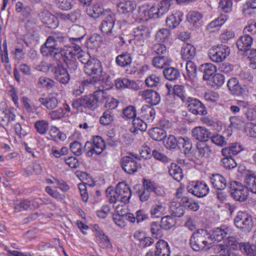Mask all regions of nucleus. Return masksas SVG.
Instances as JSON below:
<instances>
[{
  "mask_svg": "<svg viewBox=\"0 0 256 256\" xmlns=\"http://www.w3.org/2000/svg\"><path fill=\"white\" fill-rule=\"evenodd\" d=\"M190 244L196 252L208 251L213 246L211 234L205 229H198L192 234Z\"/></svg>",
  "mask_w": 256,
  "mask_h": 256,
  "instance_id": "1",
  "label": "nucleus"
},
{
  "mask_svg": "<svg viewBox=\"0 0 256 256\" xmlns=\"http://www.w3.org/2000/svg\"><path fill=\"white\" fill-rule=\"evenodd\" d=\"M106 197L110 203L122 202L126 204L129 202L132 196L130 186L125 182H118L114 190L108 187L106 190Z\"/></svg>",
  "mask_w": 256,
  "mask_h": 256,
  "instance_id": "2",
  "label": "nucleus"
},
{
  "mask_svg": "<svg viewBox=\"0 0 256 256\" xmlns=\"http://www.w3.org/2000/svg\"><path fill=\"white\" fill-rule=\"evenodd\" d=\"M84 70L85 73L90 76V78L83 80L84 85L96 86L103 82L104 76L102 74V68L100 62L98 59L90 60L89 63L84 66Z\"/></svg>",
  "mask_w": 256,
  "mask_h": 256,
  "instance_id": "3",
  "label": "nucleus"
},
{
  "mask_svg": "<svg viewBox=\"0 0 256 256\" xmlns=\"http://www.w3.org/2000/svg\"><path fill=\"white\" fill-rule=\"evenodd\" d=\"M66 38L62 34L54 33L49 36L45 43L41 46L40 52L43 56H48L51 51H54L65 45Z\"/></svg>",
  "mask_w": 256,
  "mask_h": 256,
  "instance_id": "4",
  "label": "nucleus"
},
{
  "mask_svg": "<svg viewBox=\"0 0 256 256\" xmlns=\"http://www.w3.org/2000/svg\"><path fill=\"white\" fill-rule=\"evenodd\" d=\"M234 222L238 228L244 232H250L254 226L252 216L244 211L238 212Z\"/></svg>",
  "mask_w": 256,
  "mask_h": 256,
  "instance_id": "5",
  "label": "nucleus"
},
{
  "mask_svg": "<svg viewBox=\"0 0 256 256\" xmlns=\"http://www.w3.org/2000/svg\"><path fill=\"white\" fill-rule=\"evenodd\" d=\"M106 144L104 140L100 136H96L86 142L84 150L86 155L92 157L94 154L100 155L104 150Z\"/></svg>",
  "mask_w": 256,
  "mask_h": 256,
  "instance_id": "6",
  "label": "nucleus"
},
{
  "mask_svg": "<svg viewBox=\"0 0 256 256\" xmlns=\"http://www.w3.org/2000/svg\"><path fill=\"white\" fill-rule=\"evenodd\" d=\"M45 198H36L32 200H16L14 203V210L16 212L32 210L39 208L40 204L45 202Z\"/></svg>",
  "mask_w": 256,
  "mask_h": 256,
  "instance_id": "7",
  "label": "nucleus"
},
{
  "mask_svg": "<svg viewBox=\"0 0 256 256\" xmlns=\"http://www.w3.org/2000/svg\"><path fill=\"white\" fill-rule=\"evenodd\" d=\"M230 54V49L224 44H218L210 48L208 52V56L213 62L218 63L225 60Z\"/></svg>",
  "mask_w": 256,
  "mask_h": 256,
  "instance_id": "8",
  "label": "nucleus"
},
{
  "mask_svg": "<svg viewBox=\"0 0 256 256\" xmlns=\"http://www.w3.org/2000/svg\"><path fill=\"white\" fill-rule=\"evenodd\" d=\"M48 70L52 73L56 80L62 84H66L70 80L67 70L58 62H56L47 66Z\"/></svg>",
  "mask_w": 256,
  "mask_h": 256,
  "instance_id": "9",
  "label": "nucleus"
},
{
  "mask_svg": "<svg viewBox=\"0 0 256 256\" xmlns=\"http://www.w3.org/2000/svg\"><path fill=\"white\" fill-rule=\"evenodd\" d=\"M48 70L52 73L56 80L62 84H66L70 80L67 70L58 62H56L47 66Z\"/></svg>",
  "mask_w": 256,
  "mask_h": 256,
  "instance_id": "10",
  "label": "nucleus"
},
{
  "mask_svg": "<svg viewBox=\"0 0 256 256\" xmlns=\"http://www.w3.org/2000/svg\"><path fill=\"white\" fill-rule=\"evenodd\" d=\"M230 196L234 200L240 202L246 201L248 198V189L240 182L233 181L230 183Z\"/></svg>",
  "mask_w": 256,
  "mask_h": 256,
  "instance_id": "11",
  "label": "nucleus"
},
{
  "mask_svg": "<svg viewBox=\"0 0 256 256\" xmlns=\"http://www.w3.org/2000/svg\"><path fill=\"white\" fill-rule=\"evenodd\" d=\"M188 110L194 115L205 116L208 110L204 105L198 98L190 97L186 102Z\"/></svg>",
  "mask_w": 256,
  "mask_h": 256,
  "instance_id": "12",
  "label": "nucleus"
},
{
  "mask_svg": "<svg viewBox=\"0 0 256 256\" xmlns=\"http://www.w3.org/2000/svg\"><path fill=\"white\" fill-rule=\"evenodd\" d=\"M116 20V15L112 12H108L105 16L99 26V29L102 35L108 36L113 32Z\"/></svg>",
  "mask_w": 256,
  "mask_h": 256,
  "instance_id": "13",
  "label": "nucleus"
},
{
  "mask_svg": "<svg viewBox=\"0 0 256 256\" xmlns=\"http://www.w3.org/2000/svg\"><path fill=\"white\" fill-rule=\"evenodd\" d=\"M132 60V58L130 54L127 52H123L116 57V62L118 66L124 68L129 66L130 68L126 69V73L131 74H134L136 72L134 68H131Z\"/></svg>",
  "mask_w": 256,
  "mask_h": 256,
  "instance_id": "14",
  "label": "nucleus"
},
{
  "mask_svg": "<svg viewBox=\"0 0 256 256\" xmlns=\"http://www.w3.org/2000/svg\"><path fill=\"white\" fill-rule=\"evenodd\" d=\"M121 167L127 174H134L138 168V164L134 158L130 156H125L120 160Z\"/></svg>",
  "mask_w": 256,
  "mask_h": 256,
  "instance_id": "15",
  "label": "nucleus"
},
{
  "mask_svg": "<svg viewBox=\"0 0 256 256\" xmlns=\"http://www.w3.org/2000/svg\"><path fill=\"white\" fill-rule=\"evenodd\" d=\"M139 94L146 100V102L151 105H156L160 101V94L155 90H146L139 92Z\"/></svg>",
  "mask_w": 256,
  "mask_h": 256,
  "instance_id": "16",
  "label": "nucleus"
},
{
  "mask_svg": "<svg viewBox=\"0 0 256 256\" xmlns=\"http://www.w3.org/2000/svg\"><path fill=\"white\" fill-rule=\"evenodd\" d=\"M68 46L64 45L54 51H51L48 56L56 62L62 59L64 62L70 60L68 56Z\"/></svg>",
  "mask_w": 256,
  "mask_h": 256,
  "instance_id": "17",
  "label": "nucleus"
},
{
  "mask_svg": "<svg viewBox=\"0 0 256 256\" xmlns=\"http://www.w3.org/2000/svg\"><path fill=\"white\" fill-rule=\"evenodd\" d=\"M115 86L118 89L130 88L138 90L140 88V86L135 81L126 78L116 79Z\"/></svg>",
  "mask_w": 256,
  "mask_h": 256,
  "instance_id": "18",
  "label": "nucleus"
},
{
  "mask_svg": "<svg viewBox=\"0 0 256 256\" xmlns=\"http://www.w3.org/2000/svg\"><path fill=\"white\" fill-rule=\"evenodd\" d=\"M178 148L187 157L191 156L192 144L191 140L188 137H178Z\"/></svg>",
  "mask_w": 256,
  "mask_h": 256,
  "instance_id": "19",
  "label": "nucleus"
},
{
  "mask_svg": "<svg viewBox=\"0 0 256 256\" xmlns=\"http://www.w3.org/2000/svg\"><path fill=\"white\" fill-rule=\"evenodd\" d=\"M209 188L206 184L202 182H197L192 188L188 189V192L198 198L206 196L208 192Z\"/></svg>",
  "mask_w": 256,
  "mask_h": 256,
  "instance_id": "20",
  "label": "nucleus"
},
{
  "mask_svg": "<svg viewBox=\"0 0 256 256\" xmlns=\"http://www.w3.org/2000/svg\"><path fill=\"white\" fill-rule=\"evenodd\" d=\"M40 20L50 28L56 26L57 19L48 10H43L38 14Z\"/></svg>",
  "mask_w": 256,
  "mask_h": 256,
  "instance_id": "21",
  "label": "nucleus"
},
{
  "mask_svg": "<svg viewBox=\"0 0 256 256\" xmlns=\"http://www.w3.org/2000/svg\"><path fill=\"white\" fill-rule=\"evenodd\" d=\"M192 136L201 142L207 141L210 137L211 133L206 128L202 126H197L192 130Z\"/></svg>",
  "mask_w": 256,
  "mask_h": 256,
  "instance_id": "22",
  "label": "nucleus"
},
{
  "mask_svg": "<svg viewBox=\"0 0 256 256\" xmlns=\"http://www.w3.org/2000/svg\"><path fill=\"white\" fill-rule=\"evenodd\" d=\"M253 38L251 35L244 34L237 40L236 46L240 50L246 52L250 50Z\"/></svg>",
  "mask_w": 256,
  "mask_h": 256,
  "instance_id": "23",
  "label": "nucleus"
},
{
  "mask_svg": "<svg viewBox=\"0 0 256 256\" xmlns=\"http://www.w3.org/2000/svg\"><path fill=\"white\" fill-rule=\"evenodd\" d=\"M136 4L133 0H120L117 4L118 10L122 14L132 12Z\"/></svg>",
  "mask_w": 256,
  "mask_h": 256,
  "instance_id": "24",
  "label": "nucleus"
},
{
  "mask_svg": "<svg viewBox=\"0 0 256 256\" xmlns=\"http://www.w3.org/2000/svg\"><path fill=\"white\" fill-rule=\"evenodd\" d=\"M94 96V93L92 95L87 94L82 96L84 108L94 110L98 106V100Z\"/></svg>",
  "mask_w": 256,
  "mask_h": 256,
  "instance_id": "25",
  "label": "nucleus"
},
{
  "mask_svg": "<svg viewBox=\"0 0 256 256\" xmlns=\"http://www.w3.org/2000/svg\"><path fill=\"white\" fill-rule=\"evenodd\" d=\"M210 183L214 188L218 190H223L226 186V181L224 177L221 174H212L210 177Z\"/></svg>",
  "mask_w": 256,
  "mask_h": 256,
  "instance_id": "26",
  "label": "nucleus"
},
{
  "mask_svg": "<svg viewBox=\"0 0 256 256\" xmlns=\"http://www.w3.org/2000/svg\"><path fill=\"white\" fill-rule=\"evenodd\" d=\"M230 230L226 226H222L220 227L214 228L213 230L212 236V240L220 242L228 234Z\"/></svg>",
  "mask_w": 256,
  "mask_h": 256,
  "instance_id": "27",
  "label": "nucleus"
},
{
  "mask_svg": "<svg viewBox=\"0 0 256 256\" xmlns=\"http://www.w3.org/2000/svg\"><path fill=\"white\" fill-rule=\"evenodd\" d=\"M180 54L183 60H190L196 56V49L191 44H184L182 48Z\"/></svg>",
  "mask_w": 256,
  "mask_h": 256,
  "instance_id": "28",
  "label": "nucleus"
},
{
  "mask_svg": "<svg viewBox=\"0 0 256 256\" xmlns=\"http://www.w3.org/2000/svg\"><path fill=\"white\" fill-rule=\"evenodd\" d=\"M200 70L204 74L203 79L207 80L216 72V68L212 64L206 63L200 66Z\"/></svg>",
  "mask_w": 256,
  "mask_h": 256,
  "instance_id": "29",
  "label": "nucleus"
},
{
  "mask_svg": "<svg viewBox=\"0 0 256 256\" xmlns=\"http://www.w3.org/2000/svg\"><path fill=\"white\" fill-rule=\"evenodd\" d=\"M242 150V148L240 144L234 143L229 147L222 148V153L224 156H232L236 155Z\"/></svg>",
  "mask_w": 256,
  "mask_h": 256,
  "instance_id": "30",
  "label": "nucleus"
},
{
  "mask_svg": "<svg viewBox=\"0 0 256 256\" xmlns=\"http://www.w3.org/2000/svg\"><path fill=\"white\" fill-rule=\"evenodd\" d=\"M71 32L74 37H72L70 39L72 41H80L83 39L86 35V31L84 28L79 25L73 26L71 28Z\"/></svg>",
  "mask_w": 256,
  "mask_h": 256,
  "instance_id": "31",
  "label": "nucleus"
},
{
  "mask_svg": "<svg viewBox=\"0 0 256 256\" xmlns=\"http://www.w3.org/2000/svg\"><path fill=\"white\" fill-rule=\"evenodd\" d=\"M171 215L176 217H181L185 212V208L180 203L172 202L170 206Z\"/></svg>",
  "mask_w": 256,
  "mask_h": 256,
  "instance_id": "32",
  "label": "nucleus"
},
{
  "mask_svg": "<svg viewBox=\"0 0 256 256\" xmlns=\"http://www.w3.org/2000/svg\"><path fill=\"white\" fill-rule=\"evenodd\" d=\"M38 101L50 110L54 109L58 104V100L55 96L40 98H38Z\"/></svg>",
  "mask_w": 256,
  "mask_h": 256,
  "instance_id": "33",
  "label": "nucleus"
},
{
  "mask_svg": "<svg viewBox=\"0 0 256 256\" xmlns=\"http://www.w3.org/2000/svg\"><path fill=\"white\" fill-rule=\"evenodd\" d=\"M102 42V36L97 34H94L86 42L87 47L92 50L100 46Z\"/></svg>",
  "mask_w": 256,
  "mask_h": 256,
  "instance_id": "34",
  "label": "nucleus"
},
{
  "mask_svg": "<svg viewBox=\"0 0 256 256\" xmlns=\"http://www.w3.org/2000/svg\"><path fill=\"white\" fill-rule=\"evenodd\" d=\"M148 134L150 136L156 141H161L166 136V132L163 129L158 128H151Z\"/></svg>",
  "mask_w": 256,
  "mask_h": 256,
  "instance_id": "35",
  "label": "nucleus"
},
{
  "mask_svg": "<svg viewBox=\"0 0 256 256\" xmlns=\"http://www.w3.org/2000/svg\"><path fill=\"white\" fill-rule=\"evenodd\" d=\"M168 172L176 180L180 182L183 178L182 170L180 166L174 163L170 164Z\"/></svg>",
  "mask_w": 256,
  "mask_h": 256,
  "instance_id": "36",
  "label": "nucleus"
},
{
  "mask_svg": "<svg viewBox=\"0 0 256 256\" xmlns=\"http://www.w3.org/2000/svg\"><path fill=\"white\" fill-rule=\"evenodd\" d=\"M240 252L246 256H256V246L249 242H242Z\"/></svg>",
  "mask_w": 256,
  "mask_h": 256,
  "instance_id": "37",
  "label": "nucleus"
},
{
  "mask_svg": "<svg viewBox=\"0 0 256 256\" xmlns=\"http://www.w3.org/2000/svg\"><path fill=\"white\" fill-rule=\"evenodd\" d=\"M152 62L154 67L162 68L165 66H170L171 62L166 56H158L154 57Z\"/></svg>",
  "mask_w": 256,
  "mask_h": 256,
  "instance_id": "38",
  "label": "nucleus"
},
{
  "mask_svg": "<svg viewBox=\"0 0 256 256\" xmlns=\"http://www.w3.org/2000/svg\"><path fill=\"white\" fill-rule=\"evenodd\" d=\"M155 115L156 111L152 106L147 105L142 106L141 111V116L147 120L148 122H152L154 120Z\"/></svg>",
  "mask_w": 256,
  "mask_h": 256,
  "instance_id": "39",
  "label": "nucleus"
},
{
  "mask_svg": "<svg viewBox=\"0 0 256 256\" xmlns=\"http://www.w3.org/2000/svg\"><path fill=\"white\" fill-rule=\"evenodd\" d=\"M196 148L199 154V156L208 158L212 154V150L210 147L204 142L197 143Z\"/></svg>",
  "mask_w": 256,
  "mask_h": 256,
  "instance_id": "40",
  "label": "nucleus"
},
{
  "mask_svg": "<svg viewBox=\"0 0 256 256\" xmlns=\"http://www.w3.org/2000/svg\"><path fill=\"white\" fill-rule=\"evenodd\" d=\"M163 74L165 78L170 81L175 80L180 76L179 70L173 67L164 69Z\"/></svg>",
  "mask_w": 256,
  "mask_h": 256,
  "instance_id": "41",
  "label": "nucleus"
},
{
  "mask_svg": "<svg viewBox=\"0 0 256 256\" xmlns=\"http://www.w3.org/2000/svg\"><path fill=\"white\" fill-rule=\"evenodd\" d=\"M245 186L252 192L256 194V176L252 174L246 175L244 178Z\"/></svg>",
  "mask_w": 256,
  "mask_h": 256,
  "instance_id": "42",
  "label": "nucleus"
},
{
  "mask_svg": "<svg viewBox=\"0 0 256 256\" xmlns=\"http://www.w3.org/2000/svg\"><path fill=\"white\" fill-rule=\"evenodd\" d=\"M34 127L38 134L44 135L48 130L49 122L44 120H38L34 123Z\"/></svg>",
  "mask_w": 256,
  "mask_h": 256,
  "instance_id": "43",
  "label": "nucleus"
},
{
  "mask_svg": "<svg viewBox=\"0 0 256 256\" xmlns=\"http://www.w3.org/2000/svg\"><path fill=\"white\" fill-rule=\"evenodd\" d=\"M182 14L180 12L176 13L168 17L166 20V24L169 27L175 28L180 22L182 20Z\"/></svg>",
  "mask_w": 256,
  "mask_h": 256,
  "instance_id": "44",
  "label": "nucleus"
},
{
  "mask_svg": "<svg viewBox=\"0 0 256 256\" xmlns=\"http://www.w3.org/2000/svg\"><path fill=\"white\" fill-rule=\"evenodd\" d=\"M178 137L176 138L173 135H169L164 140V144L166 148L168 150H174L178 148Z\"/></svg>",
  "mask_w": 256,
  "mask_h": 256,
  "instance_id": "45",
  "label": "nucleus"
},
{
  "mask_svg": "<svg viewBox=\"0 0 256 256\" xmlns=\"http://www.w3.org/2000/svg\"><path fill=\"white\" fill-rule=\"evenodd\" d=\"M156 251L160 252L164 256H169L170 250L168 242L163 240H159L156 244Z\"/></svg>",
  "mask_w": 256,
  "mask_h": 256,
  "instance_id": "46",
  "label": "nucleus"
},
{
  "mask_svg": "<svg viewBox=\"0 0 256 256\" xmlns=\"http://www.w3.org/2000/svg\"><path fill=\"white\" fill-rule=\"evenodd\" d=\"M174 96L180 98L182 100L186 102L190 96H188L186 93L184 87L182 85H176L174 87Z\"/></svg>",
  "mask_w": 256,
  "mask_h": 256,
  "instance_id": "47",
  "label": "nucleus"
},
{
  "mask_svg": "<svg viewBox=\"0 0 256 256\" xmlns=\"http://www.w3.org/2000/svg\"><path fill=\"white\" fill-rule=\"evenodd\" d=\"M176 221L171 216H166L162 218L160 221L161 226L163 230H168L175 226Z\"/></svg>",
  "mask_w": 256,
  "mask_h": 256,
  "instance_id": "48",
  "label": "nucleus"
},
{
  "mask_svg": "<svg viewBox=\"0 0 256 256\" xmlns=\"http://www.w3.org/2000/svg\"><path fill=\"white\" fill-rule=\"evenodd\" d=\"M187 76L190 80H194L196 78V67L195 64L188 60L186 64Z\"/></svg>",
  "mask_w": 256,
  "mask_h": 256,
  "instance_id": "49",
  "label": "nucleus"
},
{
  "mask_svg": "<svg viewBox=\"0 0 256 256\" xmlns=\"http://www.w3.org/2000/svg\"><path fill=\"white\" fill-rule=\"evenodd\" d=\"M165 210L164 204L158 202L152 206L150 214L154 218H158L163 214Z\"/></svg>",
  "mask_w": 256,
  "mask_h": 256,
  "instance_id": "50",
  "label": "nucleus"
},
{
  "mask_svg": "<svg viewBox=\"0 0 256 256\" xmlns=\"http://www.w3.org/2000/svg\"><path fill=\"white\" fill-rule=\"evenodd\" d=\"M150 232L152 236L156 238H161L163 236V228L161 226V224L158 222H154L150 224Z\"/></svg>",
  "mask_w": 256,
  "mask_h": 256,
  "instance_id": "51",
  "label": "nucleus"
},
{
  "mask_svg": "<svg viewBox=\"0 0 256 256\" xmlns=\"http://www.w3.org/2000/svg\"><path fill=\"white\" fill-rule=\"evenodd\" d=\"M203 14L198 11L193 10L190 12L187 15V20L189 22L196 24L202 18Z\"/></svg>",
  "mask_w": 256,
  "mask_h": 256,
  "instance_id": "52",
  "label": "nucleus"
},
{
  "mask_svg": "<svg viewBox=\"0 0 256 256\" xmlns=\"http://www.w3.org/2000/svg\"><path fill=\"white\" fill-rule=\"evenodd\" d=\"M134 32L146 39H148L150 36L149 28L144 25H140L134 28Z\"/></svg>",
  "mask_w": 256,
  "mask_h": 256,
  "instance_id": "53",
  "label": "nucleus"
},
{
  "mask_svg": "<svg viewBox=\"0 0 256 256\" xmlns=\"http://www.w3.org/2000/svg\"><path fill=\"white\" fill-rule=\"evenodd\" d=\"M114 118L112 112L110 110H106L100 117V122L102 125H108L113 122Z\"/></svg>",
  "mask_w": 256,
  "mask_h": 256,
  "instance_id": "54",
  "label": "nucleus"
},
{
  "mask_svg": "<svg viewBox=\"0 0 256 256\" xmlns=\"http://www.w3.org/2000/svg\"><path fill=\"white\" fill-rule=\"evenodd\" d=\"M227 18L226 16H220L216 20L210 22L207 26V29L212 31V29L222 26L226 21Z\"/></svg>",
  "mask_w": 256,
  "mask_h": 256,
  "instance_id": "55",
  "label": "nucleus"
},
{
  "mask_svg": "<svg viewBox=\"0 0 256 256\" xmlns=\"http://www.w3.org/2000/svg\"><path fill=\"white\" fill-rule=\"evenodd\" d=\"M96 240L98 242L100 246L102 248L112 247V244L108 237L104 234V232L100 235L96 236Z\"/></svg>",
  "mask_w": 256,
  "mask_h": 256,
  "instance_id": "56",
  "label": "nucleus"
},
{
  "mask_svg": "<svg viewBox=\"0 0 256 256\" xmlns=\"http://www.w3.org/2000/svg\"><path fill=\"white\" fill-rule=\"evenodd\" d=\"M170 34V32L168 29H160L156 34V40L159 42H164L169 38Z\"/></svg>",
  "mask_w": 256,
  "mask_h": 256,
  "instance_id": "57",
  "label": "nucleus"
},
{
  "mask_svg": "<svg viewBox=\"0 0 256 256\" xmlns=\"http://www.w3.org/2000/svg\"><path fill=\"white\" fill-rule=\"evenodd\" d=\"M160 78L155 74L150 75L145 80L146 86L148 87L156 86L160 82Z\"/></svg>",
  "mask_w": 256,
  "mask_h": 256,
  "instance_id": "58",
  "label": "nucleus"
},
{
  "mask_svg": "<svg viewBox=\"0 0 256 256\" xmlns=\"http://www.w3.org/2000/svg\"><path fill=\"white\" fill-rule=\"evenodd\" d=\"M158 8L156 4H153L148 10H144L145 16H148L149 18H159V14H158Z\"/></svg>",
  "mask_w": 256,
  "mask_h": 256,
  "instance_id": "59",
  "label": "nucleus"
},
{
  "mask_svg": "<svg viewBox=\"0 0 256 256\" xmlns=\"http://www.w3.org/2000/svg\"><path fill=\"white\" fill-rule=\"evenodd\" d=\"M38 84L42 88L51 89L54 86L55 82L49 78L41 76L38 80Z\"/></svg>",
  "mask_w": 256,
  "mask_h": 256,
  "instance_id": "60",
  "label": "nucleus"
},
{
  "mask_svg": "<svg viewBox=\"0 0 256 256\" xmlns=\"http://www.w3.org/2000/svg\"><path fill=\"white\" fill-rule=\"evenodd\" d=\"M70 150L76 156H80L84 151L82 144L78 141L70 144Z\"/></svg>",
  "mask_w": 256,
  "mask_h": 256,
  "instance_id": "61",
  "label": "nucleus"
},
{
  "mask_svg": "<svg viewBox=\"0 0 256 256\" xmlns=\"http://www.w3.org/2000/svg\"><path fill=\"white\" fill-rule=\"evenodd\" d=\"M221 162L223 166L226 169L233 168L236 167L237 165L234 160L232 158V156H224L222 159Z\"/></svg>",
  "mask_w": 256,
  "mask_h": 256,
  "instance_id": "62",
  "label": "nucleus"
},
{
  "mask_svg": "<svg viewBox=\"0 0 256 256\" xmlns=\"http://www.w3.org/2000/svg\"><path fill=\"white\" fill-rule=\"evenodd\" d=\"M152 50L156 54L160 56H164L168 53L166 48L164 44L160 43H156L153 44L152 47Z\"/></svg>",
  "mask_w": 256,
  "mask_h": 256,
  "instance_id": "63",
  "label": "nucleus"
},
{
  "mask_svg": "<svg viewBox=\"0 0 256 256\" xmlns=\"http://www.w3.org/2000/svg\"><path fill=\"white\" fill-rule=\"evenodd\" d=\"M132 122L135 129H138L142 132L146 130L147 124L146 122L139 118H134Z\"/></svg>",
  "mask_w": 256,
  "mask_h": 256,
  "instance_id": "64",
  "label": "nucleus"
}]
</instances>
